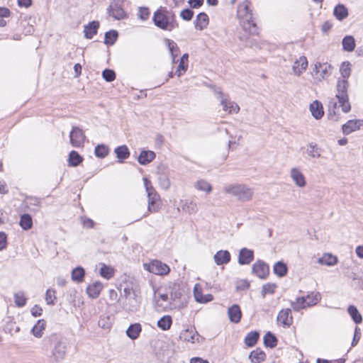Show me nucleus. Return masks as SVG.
I'll return each mask as SVG.
<instances>
[{"instance_id": "f257e3e1", "label": "nucleus", "mask_w": 363, "mask_h": 363, "mask_svg": "<svg viewBox=\"0 0 363 363\" xmlns=\"http://www.w3.org/2000/svg\"><path fill=\"white\" fill-rule=\"evenodd\" d=\"M349 82L345 79H338L336 84V93L328 104L329 112L336 113L338 108H341L343 113H348L351 110V105L348 96Z\"/></svg>"}, {"instance_id": "f03ea898", "label": "nucleus", "mask_w": 363, "mask_h": 363, "mask_svg": "<svg viewBox=\"0 0 363 363\" xmlns=\"http://www.w3.org/2000/svg\"><path fill=\"white\" fill-rule=\"evenodd\" d=\"M43 342L45 347L49 345L51 347L50 352L48 355L50 363H60L65 359L67 346L61 336L53 333L45 337Z\"/></svg>"}, {"instance_id": "7ed1b4c3", "label": "nucleus", "mask_w": 363, "mask_h": 363, "mask_svg": "<svg viewBox=\"0 0 363 363\" xmlns=\"http://www.w3.org/2000/svg\"><path fill=\"white\" fill-rule=\"evenodd\" d=\"M152 21L163 30L172 31L179 27L174 12L167 7L160 6L153 13Z\"/></svg>"}, {"instance_id": "20e7f679", "label": "nucleus", "mask_w": 363, "mask_h": 363, "mask_svg": "<svg viewBox=\"0 0 363 363\" xmlns=\"http://www.w3.org/2000/svg\"><path fill=\"white\" fill-rule=\"evenodd\" d=\"M250 5L251 3L248 0H245L240 4L238 6L237 16L240 20L243 29L250 34L255 35L257 33L258 28L254 21Z\"/></svg>"}, {"instance_id": "39448f33", "label": "nucleus", "mask_w": 363, "mask_h": 363, "mask_svg": "<svg viewBox=\"0 0 363 363\" xmlns=\"http://www.w3.org/2000/svg\"><path fill=\"white\" fill-rule=\"evenodd\" d=\"M223 192L236 198L240 202H247L252 199L254 189L242 183L228 184L224 186Z\"/></svg>"}, {"instance_id": "423d86ee", "label": "nucleus", "mask_w": 363, "mask_h": 363, "mask_svg": "<svg viewBox=\"0 0 363 363\" xmlns=\"http://www.w3.org/2000/svg\"><path fill=\"white\" fill-rule=\"evenodd\" d=\"M143 182L148 199L147 211L150 213L157 212L160 208V196L148 179L143 178Z\"/></svg>"}, {"instance_id": "0eeeda50", "label": "nucleus", "mask_w": 363, "mask_h": 363, "mask_svg": "<svg viewBox=\"0 0 363 363\" xmlns=\"http://www.w3.org/2000/svg\"><path fill=\"white\" fill-rule=\"evenodd\" d=\"M214 94L218 99L220 101L223 111L229 113H237L240 111V106L235 102L229 100L228 95L223 94L220 88H215Z\"/></svg>"}, {"instance_id": "6e6552de", "label": "nucleus", "mask_w": 363, "mask_h": 363, "mask_svg": "<svg viewBox=\"0 0 363 363\" xmlns=\"http://www.w3.org/2000/svg\"><path fill=\"white\" fill-rule=\"evenodd\" d=\"M214 94L218 99L220 101L223 111L229 113H237L240 111V106L235 102L229 100L228 95L223 94L220 88H215Z\"/></svg>"}, {"instance_id": "1a4fd4ad", "label": "nucleus", "mask_w": 363, "mask_h": 363, "mask_svg": "<svg viewBox=\"0 0 363 363\" xmlns=\"http://www.w3.org/2000/svg\"><path fill=\"white\" fill-rule=\"evenodd\" d=\"M123 0H113L111 2L108 13L116 20H121L126 17V13L123 10Z\"/></svg>"}, {"instance_id": "9d476101", "label": "nucleus", "mask_w": 363, "mask_h": 363, "mask_svg": "<svg viewBox=\"0 0 363 363\" xmlns=\"http://www.w3.org/2000/svg\"><path fill=\"white\" fill-rule=\"evenodd\" d=\"M144 267L150 272L157 275L167 274L170 270L168 265L158 260H153L149 264H145Z\"/></svg>"}, {"instance_id": "9b49d317", "label": "nucleus", "mask_w": 363, "mask_h": 363, "mask_svg": "<svg viewBox=\"0 0 363 363\" xmlns=\"http://www.w3.org/2000/svg\"><path fill=\"white\" fill-rule=\"evenodd\" d=\"M86 136L83 130L79 127L74 126L69 134L71 145L74 147H80L84 145Z\"/></svg>"}, {"instance_id": "f8f14e48", "label": "nucleus", "mask_w": 363, "mask_h": 363, "mask_svg": "<svg viewBox=\"0 0 363 363\" xmlns=\"http://www.w3.org/2000/svg\"><path fill=\"white\" fill-rule=\"evenodd\" d=\"M277 324L284 328H289L293 323V316L290 308L281 309L277 317Z\"/></svg>"}, {"instance_id": "ddd939ff", "label": "nucleus", "mask_w": 363, "mask_h": 363, "mask_svg": "<svg viewBox=\"0 0 363 363\" xmlns=\"http://www.w3.org/2000/svg\"><path fill=\"white\" fill-rule=\"evenodd\" d=\"M252 271L259 278L265 279L269 274V268L267 264L259 259L253 264Z\"/></svg>"}, {"instance_id": "4468645a", "label": "nucleus", "mask_w": 363, "mask_h": 363, "mask_svg": "<svg viewBox=\"0 0 363 363\" xmlns=\"http://www.w3.org/2000/svg\"><path fill=\"white\" fill-rule=\"evenodd\" d=\"M140 300L137 295L125 298L123 304V309L128 313H135L140 309Z\"/></svg>"}, {"instance_id": "2eb2a0df", "label": "nucleus", "mask_w": 363, "mask_h": 363, "mask_svg": "<svg viewBox=\"0 0 363 363\" xmlns=\"http://www.w3.org/2000/svg\"><path fill=\"white\" fill-rule=\"evenodd\" d=\"M199 335L195 328H191L184 330L179 335V339L184 342L194 343L199 341Z\"/></svg>"}, {"instance_id": "dca6fc26", "label": "nucleus", "mask_w": 363, "mask_h": 363, "mask_svg": "<svg viewBox=\"0 0 363 363\" xmlns=\"http://www.w3.org/2000/svg\"><path fill=\"white\" fill-rule=\"evenodd\" d=\"M254 259V251L247 247L240 249L238 255V263L240 265H247Z\"/></svg>"}, {"instance_id": "f3484780", "label": "nucleus", "mask_w": 363, "mask_h": 363, "mask_svg": "<svg viewBox=\"0 0 363 363\" xmlns=\"http://www.w3.org/2000/svg\"><path fill=\"white\" fill-rule=\"evenodd\" d=\"M331 65L327 62H317L315 65L314 72L318 75L319 79H325L331 74Z\"/></svg>"}, {"instance_id": "a211bd4d", "label": "nucleus", "mask_w": 363, "mask_h": 363, "mask_svg": "<svg viewBox=\"0 0 363 363\" xmlns=\"http://www.w3.org/2000/svg\"><path fill=\"white\" fill-rule=\"evenodd\" d=\"M290 177L298 187L303 188L306 185V177L298 168L291 169Z\"/></svg>"}, {"instance_id": "6ab92c4d", "label": "nucleus", "mask_w": 363, "mask_h": 363, "mask_svg": "<svg viewBox=\"0 0 363 363\" xmlns=\"http://www.w3.org/2000/svg\"><path fill=\"white\" fill-rule=\"evenodd\" d=\"M362 126H363V120H350L342 125V133L345 135H349L351 133L359 129Z\"/></svg>"}, {"instance_id": "aec40b11", "label": "nucleus", "mask_w": 363, "mask_h": 363, "mask_svg": "<svg viewBox=\"0 0 363 363\" xmlns=\"http://www.w3.org/2000/svg\"><path fill=\"white\" fill-rule=\"evenodd\" d=\"M317 298H315L314 301H311L308 304H306V301L303 296L298 297L295 301L290 302V306L294 311L298 312L302 309H305L308 307H311L315 305Z\"/></svg>"}, {"instance_id": "412c9836", "label": "nucleus", "mask_w": 363, "mask_h": 363, "mask_svg": "<svg viewBox=\"0 0 363 363\" xmlns=\"http://www.w3.org/2000/svg\"><path fill=\"white\" fill-rule=\"evenodd\" d=\"M307 67V58L305 56H301L294 62L292 69L296 75L300 76L304 71H306Z\"/></svg>"}, {"instance_id": "4be33fe9", "label": "nucleus", "mask_w": 363, "mask_h": 363, "mask_svg": "<svg viewBox=\"0 0 363 363\" xmlns=\"http://www.w3.org/2000/svg\"><path fill=\"white\" fill-rule=\"evenodd\" d=\"M157 179L160 186L164 189L168 190L170 187L171 182L169 178L168 172L165 169H160L157 173Z\"/></svg>"}, {"instance_id": "5701e85b", "label": "nucleus", "mask_w": 363, "mask_h": 363, "mask_svg": "<svg viewBox=\"0 0 363 363\" xmlns=\"http://www.w3.org/2000/svg\"><path fill=\"white\" fill-rule=\"evenodd\" d=\"M104 287L103 284L101 281H95L91 284H89L86 287V293L89 297L91 298H96L100 295V293Z\"/></svg>"}, {"instance_id": "b1692460", "label": "nucleus", "mask_w": 363, "mask_h": 363, "mask_svg": "<svg viewBox=\"0 0 363 363\" xmlns=\"http://www.w3.org/2000/svg\"><path fill=\"white\" fill-rule=\"evenodd\" d=\"M231 255L228 250H219L213 257L214 262L217 265L226 264L230 261Z\"/></svg>"}, {"instance_id": "393cba45", "label": "nucleus", "mask_w": 363, "mask_h": 363, "mask_svg": "<svg viewBox=\"0 0 363 363\" xmlns=\"http://www.w3.org/2000/svg\"><path fill=\"white\" fill-rule=\"evenodd\" d=\"M156 155L151 150H143L138 157V162L141 165H147L155 160Z\"/></svg>"}, {"instance_id": "a878e982", "label": "nucleus", "mask_w": 363, "mask_h": 363, "mask_svg": "<svg viewBox=\"0 0 363 363\" xmlns=\"http://www.w3.org/2000/svg\"><path fill=\"white\" fill-rule=\"evenodd\" d=\"M99 28V22L93 21L89 22L87 25L84 26V33L86 39H91L98 31Z\"/></svg>"}, {"instance_id": "bb28decb", "label": "nucleus", "mask_w": 363, "mask_h": 363, "mask_svg": "<svg viewBox=\"0 0 363 363\" xmlns=\"http://www.w3.org/2000/svg\"><path fill=\"white\" fill-rule=\"evenodd\" d=\"M209 22L208 16L206 13H199L194 22L196 29L202 30L208 26Z\"/></svg>"}, {"instance_id": "cd10ccee", "label": "nucleus", "mask_w": 363, "mask_h": 363, "mask_svg": "<svg viewBox=\"0 0 363 363\" xmlns=\"http://www.w3.org/2000/svg\"><path fill=\"white\" fill-rule=\"evenodd\" d=\"M228 314L231 322L238 323L240 321L242 312L238 305L234 304L228 308Z\"/></svg>"}, {"instance_id": "c85d7f7f", "label": "nucleus", "mask_w": 363, "mask_h": 363, "mask_svg": "<svg viewBox=\"0 0 363 363\" xmlns=\"http://www.w3.org/2000/svg\"><path fill=\"white\" fill-rule=\"evenodd\" d=\"M310 111L312 116L316 119H320L324 114L323 107L322 104L315 100L310 104Z\"/></svg>"}, {"instance_id": "c756f323", "label": "nucleus", "mask_w": 363, "mask_h": 363, "mask_svg": "<svg viewBox=\"0 0 363 363\" xmlns=\"http://www.w3.org/2000/svg\"><path fill=\"white\" fill-rule=\"evenodd\" d=\"M333 15L337 20L342 21L348 16V9L344 4H338L333 9Z\"/></svg>"}, {"instance_id": "7c9ffc66", "label": "nucleus", "mask_w": 363, "mask_h": 363, "mask_svg": "<svg viewBox=\"0 0 363 363\" xmlns=\"http://www.w3.org/2000/svg\"><path fill=\"white\" fill-rule=\"evenodd\" d=\"M114 152L116 155V157L118 162L122 163L125 160L128 159L130 156V151L128 147L125 145L118 146L115 148Z\"/></svg>"}, {"instance_id": "2f4dec72", "label": "nucleus", "mask_w": 363, "mask_h": 363, "mask_svg": "<svg viewBox=\"0 0 363 363\" xmlns=\"http://www.w3.org/2000/svg\"><path fill=\"white\" fill-rule=\"evenodd\" d=\"M142 331V326L140 323H133L130 325L126 330L127 336L131 340L137 339Z\"/></svg>"}, {"instance_id": "473e14b6", "label": "nucleus", "mask_w": 363, "mask_h": 363, "mask_svg": "<svg viewBox=\"0 0 363 363\" xmlns=\"http://www.w3.org/2000/svg\"><path fill=\"white\" fill-rule=\"evenodd\" d=\"M46 321L43 319L38 320L31 330L32 334L38 338H40L43 335V331L45 329Z\"/></svg>"}, {"instance_id": "72a5a7b5", "label": "nucleus", "mask_w": 363, "mask_h": 363, "mask_svg": "<svg viewBox=\"0 0 363 363\" xmlns=\"http://www.w3.org/2000/svg\"><path fill=\"white\" fill-rule=\"evenodd\" d=\"M342 49L346 52H352L356 46L355 39L352 35H346L342 40Z\"/></svg>"}, {"instance_id": "f704fd0d", "label": "nucleus", "mask_w": 363, "mask_h": 363, "mask_svg": "<svg viewBox=\"0 0 363 363\" xmlns=\"http://www.w3.org/2000/svg\"><path fill=\"white\" fill-rule=\"evenodd\" d=\"M181 208L182 211H185L189 214H194L198 211L197 204L193 201H182Z\"/></svg>"}, {"instance_id": "c9c22d12", "label": "nucleus", "mask_w": 363, "mask_h": 363, "mask_svg": "<svg viewBox=\"0 0 363 363\" xmlns=\"http://www.w3.org/2000/svg\"><path fill=\"white\" fill-rule=\"evenodd\" d=\"M306 152L311 158H320L321 156V148L313 142L309 143L307 145Z\"/></svg>"}, {"instance_id": "e433bc0d", "label": "nucleus", "mask_w": 363, "mask_h": 363, "mask_svg": "<svg viewBox=\"0 0 363 363\" xmlns=\"http://www.w3.org/2000/svg\"><path fill=\"white\" fill-rule=\"evenodd\" d=\"M265 353L259 348L252 351L249 355V359L252 363H261L265 359Z\"/></svg>"}, {"instance_id": "4c0bfd02", "label": "nucleus", "mask_w": 363, "mask_h": 363, "mask_svg": "<svg viewBox=\"0 0 363 363\" xmlns=\"http://www.w3.org/2000/svg\"><path fill=\"white\" fill-rule=\"evenodd\" d=\"M85 276V270L82 267H77L72 269L71 278L72 281L77 283H82Z\"/></svg>"}, {"instance_id": "58836bf2", "label": "nucleus", "mask_w": 363, "mask_h": 363, "mask_svg": "<svg viewBox=\"0 0 363 363\" xmlns=\"http://www.w3.org/2000/svg\"><path fill=\"white\" fill-rule=\"evenodd\" d=\"M264 345L267 347L274 348L277 345L278 340L271 332H267L263 338Z\"/></svg>"}, {"instance_id": "ea45409f", "label": "nucleus", "mask_w": 363, "mask_h": 363, "mask_svg": "<svg viewBox=\"0 0 363 363\" xmlns=\"http://www.w3.org/2000/svg\"><path fill=\"white\" fill-rule=\"evenodd\" d=\"M172 324V317L169 315H163L160 320H158L157 325L162 330H167L171 328Z\"/></svg>"}, {"instance_id": "a19ab883", "label": "nucleus", "mask_w": 363, "mask_h": 363, "mask_svg": "<svg viewBox=\"0 0 363 363\" xmlns=\"http://www.w3.org/2000/svg\"><path fill=\"white\" fill-rule=\"evenodd\" d=\"M259 337V333L257 331H251L245 337V344L252 347L255 346Z\"/></svg>"}, {"instance_id": "79ce46f5", "label": "nucleus", "mask_w": 363, "mask_h": 363, "mask_svg": "<svg viewBox=\"0 0 363 363\" xmlns=\"http://www.w3.org/2000/svg\"><path fill=\"white\" fill-rule=\"evenodd\" d=\"M273 271L278 277H282L286 274L288 268L284 262L279 261L274 265Z\"/></svg>"}, {"instance_id": "37998d69", "label": "nucleus", "mask_w": 363, "mask_h": 363, "mask_svg": "<svg viewBox=\"0 0 363 363\" xmlns=\"http://www.w3.org/2000/svg\"><path fill=\"white\" fill-rule=\"evenodd\" d=\"M347 312L356 324H359L362 322V316L356 306L353 305L350 306L347 308Z\"/></svg>"}, {"instance_id": "c03bdc74", "label": "nucleus", "mask_w": 363, "mask_h": 363, "mask_svg": "<svg viewBox=\"0 0 363 363\" xmlns=\"http://www.w3.org/2000/svg\"><path fill=\"white\" fill-rule=\"evenodd\" d=\"M318 263L327 266H333L337 264V259L331 254H325L320 257L318 260Z\"/></svg>"}, {"instance_id": "a18cd8bd", "label": "nucleus", "mask_w": 363, "mask_h": 363, "mask_svg": "<svg viewBox=\"0 0 363 363\" xmlns=\"http://www.w3.org/2000/svg\"><path fill=\"white\" fill-rule=\"evenodd\" d=\"M188 59L189 55L187 53L184 54L181 57L177 70L176 71V74L178 77H180L182 74V72H185L187 70Z\"/></svg>"}, {"instance_id": "49530a36", "label": "nucleus", "mask_w": 363, "mask_h": 363, "mask_svg": "<svg viewBox=\"0 0 363 363\" xmlns=\"http://www.w3.org/2000/svg\"><path fill=\"white\" fill-rule=\"evenodd\" d=\"M20 226L24 230H28L33 226V220L30 215L24 213L21 216L20 218Z\"/></svg>"}, {"instance_id": "de8ad7c7", "label": "nucleus", "mask_w": 363, "mask_h": 363, "mask_svg": "<svg viewBox=\"0 0 363 363\" xmlns=\"http://www.w3.org/2000/svg\"><path fill=\"white\" fill-rule=\"evenodd\" d=\"M194 187L199 191H205L208 194L212 191L211 184L204 179H199L194 184Z\"/></svg>"}, {"instance_id": "09e8293b", "label": "nucleus", "mask_w": 363, "mask_h": 363, "mask_svg": "<svg viewBox=\"0 0 363 363\" xmlns=\"http://www.w3.org/2000/svg\"><path fill=\"white\" fill-rule=\"evenodd\" d=\"M83 159L80 155L75 150H72L69 155V165L71 167H77L82 162Z\"/></svg>"}, {"instance_id": "8fccbe9b", "label": "nucleus", "mask_w": 363, "mask_h": 363, "mask_svg": "<svg viewBox=\"0 0 363 363\" xmlns=\"http://www.w3.org/2000/svg\"><path fill=\"white\" fill-rule=\"evenodd\" d=\"M99 274L102 277L108 280L114 276V269L110 266H108L105 264H101Z\"/></svg>"}, {"instance_id": "3c124183", "label": "nucleus", "mask_w": 363, "mask_h": 363, "mask_svg": "<svg viewBox=\"0 0 363 363\" xmlns=\"http://www.w3.org/2000/svg\"><path fill=\"white\" fill-rule=\"evenodd\" d=\"M166 41H167V45L169 51L170 55L172 58V62L175 63L176 62L175 59L178 55V52H179V49L177 43L175 42H174L173 40L167 39Z\"/></svg>"}, {"instance_id": "603ef678", "label": "nucleus", "mask_w": 363, "mask_h": 363, "mask_svg": "<svg viewBox=\"0 0 363 363\" xmlns=\"http://www.w3.org/2000/svg\"><path fill=\"white\" fill-rule=\"evenodd\" d=\"M118 33L115 30H111L105 33L104 43L107 45H113L116 41Z\"/></svg>"}, {"instance_id": "864d4df0", "label": "nucleus", "mask_w": 363, "mask_h": 363, "mask_svg": "<svg viewBox=\"0 0 363 363\" xmlns=\"http://www.w3.org/2000/svg\"><path fill=\"white\" fill-rule=\"evenodd\" d=\"M108 147L104 144H100L95 147L94 154L96 157L99 158L106 157L108 155Z\"/></svg>"}, {"instance_id": "5fc2aeb1", "label": "nucleus", "mask_w": 363, "mask_h": 363, "mask_svg": "<svg viewBox=\"0 0 363 363\" xmlns=\"http://www.w3.org/2000/svg\"><path fill=\"white\" fill-rule=\"evenodd\" d=\"M342 79H347L351 73V64L348 61L343 62L340 68Z\"/></svg>"}, {"instance_id": "6e6d98bb", "label": "nucleus", "mask_w": 363, "mask_h": 363, "mask_svg": "<svg viewBox=\"0 0 363 363\" xmlns=\"http://www.w3.org/2000/svg\"><path fill=\"white\" fill-rule=\"evenodd\" d=\"M14 302L16 306L23 307L26 303V298L23 292L19 291L14 294Z\"/></svg>"}, {"instance_id": "4d7b16f0", "label": "nucleus", "mask_w": 363, "mask_h": 363, "mask_svg": "<svg viewBox=\"0 0 363 363\" xmlns=\"http://www.w3.org/2000/svg\"><path fill=\"white\" fill-rule=\"evenodd\" d=\"M11 11L9 9L5 7H0V26H5L6 25V18H9Z\"/></svg>"}, {"instance_id": "13d9d810", "label": "nucleus", "mask_w": 363, "mask_h": 363, "mask_svg": "<svg viewBox=\"0 0 363 363\" xmlns=\"http://www.w3.org/2000/svg\"><path fill=\"white\" fill-rule=\"evenodd\" d=\"M56 291L52 289H49L45 293V301L48 305H54L56 300Z\"/></svg>"}, {"instance_id": "bf43d9fd", "label": "nucleus", "mask_w": 363, "mask_h": 363, "mask_svg": "<svg viewBox=\"0 0 363 363\" xmlns=\"http://www.w3.org/2000/svg\"><path fill=\"white\" fill-rule=\"evenodd\" d=\"M276 288L277 285L275 284L267 283L263 285L262 289V297L264 298L267 294H273Z\"/></svg>"}, {"instance_id": "052dcab7", "label": "nucleus", "mask_w": 363, "mask_h": 363, "mask_svg": "<svg viewBox=\"0 0 363 363\" xmlns=\"http://www.w3.org/2000/svg\"><path fill=\"white\" fill-rule=\"evenodd\" d=\"M305 301H306V304H308L309 303H311V301H315V298H317V301L315 302V305L321 300V294L319 293V292H311L310 294H308V295L303 296Z\"/></svg>"}, {"instance_id": "680f3d73", "label": "nucleus", "mask_w": 363, "mask_h": 363, "mask_svg": "<svg viewBox=\"0 0 363 363\" xmlns=\"http://www.w3.org/2000/svg\"><path fill=\"white\" fill-rule=\"evenodd\" d=\"M102 77L105 81L111 82L116 79V73L113 69H105L102 72Z\"/></svg>"}, {"instance_id": "e2e57ef3", "label": "nucleus", "mask_w": 363, "mask_h": 363, "mask_svg": "<svg viewBox=\"0 0 363 363\" xmlns=\"http://www.w3.org/2000/svg\"><path fill=\"white\" fill-rule=\"evenodd\" d=\"M194 16V11L190 9H183L180 13V17L184 21H191Z\"/></svg>"}, {"instance_id": "0e129e2a", "label": "nucleus", "mask_w": 363, "mask_h": 363, "mask_svg": "<svg viewBox=\"0 0 363 363\" xmlns=\"http://www.w3.org/2000/svg\"><path fill=\"white\" fill-rule=\"evenodd\" d=\"M150 11L147 7H140L138 11V17L143 20L145 21L149 18Z\"/></svg>"}, {"instance_id": "69168bd1", "label": "nucleus", "mask_w": 363, "mask_h": 363, "mask_svg": "<svg viewBox=\"0 0 363 363\" xmlns=\"http://www.w3.org/2000/svg\"><path fill=\"white\" fill-rule=\"evenodd\" d=\"M360 337H361V330L358 327H356L354 329V337H353V340L352 342V347L355 346L358 343L359 340H360Z\"/></svg>"}, {"instance_id": "338daca9", "label": "nucleus", "mask_w": 363, "mask_h": 363, "mask_svg": "<svg viewBox=\"0 0 363 363\" xmlns=\"http://www.w3.org/2000/svg\"><path fill=\"white\" fill-rule=\"evenodd\" d=\"M250 287V283L247 280H240L237 282L238 290H246Z\"/></svg>"}, {"instance_id": "774afa93", "label": "nucleus", "mask_w": 363, "mask_h": 363, "mask_svg": "<svg viewBox=\"0 0 363 363\" xmlns=\"http://www.w3.org/2000/svg\"><path fill=\"white\" fill-rule=\"evenodd\" d=\"M40 202H41L40 199L38 197H35V196L27 197V203L29 205L39 207L40 205Z\"/></svg>"}]
</instances>
